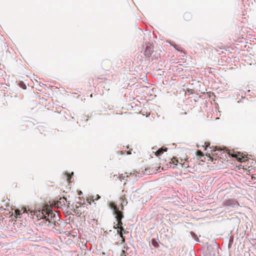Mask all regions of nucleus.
Here are the masks:
<instances>
[{
  "mask_svg": "<svg viewBox=\"0 0 256 256\" xmlns=\"http://www.w3.org/2000/svg\"><path fill=\"white\" fill-rule=\"evenodd\" d=\"M111 208L113 210V214L115 216V218H116V222L118 224L114 226V228L117 230L118 234L120 230L121 232L120 234V237L122 239L124 238V236L123 235V232L125 233L124 228H123L122 224V223L121 222L122 219L123 218V214L122 211L119 210V208L116 206H114Z\"/></svg>",
  "mask_w": 256,
  "mask_h": 256,
  "instance_id": "obj_1",
  "label": "nucleus"
},
{
  "mask_svg": "<svg viewBox=\"0 0 256 256\" xmlns=\"http://www.w3.org/2000/svg\"><path fill=\"white\" fill-rule=\"evenodd\" d=\"M48 206V204H45L37 209H35L31 212V214L36 216L38 219H43L44 214H46V206Z\"/></svg>",
  "mask_w": 256,
  "mask_h": 256,
  "instance_id": "obj_3",
  "label": "nucleus"
},
{
  "mask_svg": "<svg viewBox=\"0 0 256 256\" xmlns=\"http://www.w3.org/2000/svg\"><path fill=\"white\" fill-rule=\"evenodd\" d=\"M94 200L93 198H88L87 199V201H88V202L89 204H91V202H94Z\"/></svg>",
  "mask_w": 256,
  "mask_h": 256,
  "instance_id": "obj_16",
  "label": "nucleus"
},
{
  "mask_svg": "<svg viewBox=\"0 0 256 256\" xmlns=\"http://www.w3.org/2000/svg\"><path fill=\"white\" fill-rule=\"evenodd\" d=\"M82 191L80 190V191L78 192V194L79 196H80V195H82Z\"/></svg>",
  "mask_w": 256,
  "mask_h": 256,
  "instance_id": "obj_19",
  "label": "nucleus"
},
{
  "mask_svg": "<svg viewBox=\"0 0 256 256\" xmlns=\"http://www.w3.org/2000/svg\"><path fill=\"white\" fill-rule=\"evenodd\" d=\"M234 156L236 157V158L240 162H244L247 160L246 156L241 154L240 152H237Z\"/></svg>",
  "mask_w": 256,
  "mask_h": 256,
  "instance_id": "obj_6",
  "label": "nucleus"
},
{
  "mask_svg": "<svg viewBox=\"0 0 256 256\" xmlns=\"http://www.w3.org/2000/svg\"><path fill=\"white\" fill-rule=\"evenodd\" d=\"M171 46H172L178 51H179L180 52H183L182 48L180 46H178V45H177L176 44H171Z\"/></svg>",
  "mask_w": 256,
  "mask_h": 256,
  "instance_id": "obj_11",
  "label": "nucleus"
},
{
  "mask_svg": "<svg viewBox=\"0 0 256 256\" xmlns=\"http://www.w3.org/2000/svg\"><path fill=\"white\" fill-rule=\"evenodd\" d=\"M160 242L158 240L152 238V244L156 248H158L159 246V243Z\"/></svg>",
  "mask_w": 256,
  "mask_h": 256,
  "instance_id": "obj_9",
  "label": "nucleus"
},
{
  "mask_svg": "<svg viewBox=\"0 0 256 256\" xmlns=\"http://www.w3.org/2000/svg\"><path fill=\"white\" fill-rule=\"evenodd\" d=\"M243 0V2L244 1V0Z\"/></svg>",
  "mask_w": 256,
  "mask_h": 256,
  "instance_id": "obj_22",
  "label": "nucleus"
},
{
  "mask_svg": "<svg viewBox=\"0 0 256 256\" xmlns=\"http://www.w3.org/2000/svg\"><path fill=\"white\" fill-rule=\"evenodd\" d=\"M14 224L17 226H19L20 228L22 227V226H25L23 224V223L22 222H20L18 220H16V222L14 223Z\"/></svg>",
  "mask_w": 256,
  "mask_h": 256,
  "instance_id": "obj_13",
  "label": "nucleus"
},
{
  "mask_svg": "<svg viewBox=\"0 0 256 256\" xmlns=\"http://www.w3.org/2000/svg\"><path fill=\"white\" fill-rule=\"evenodd\" d=\"M172 162L174 163V164L175 165H176L177 164L176 163H175V162H178V161L176 160H175L174 161L172 160Z\"/></svg>",
  "mask_w": 256,
  "mask_h": 256,
  "instance_id": "obj_20",
  "label": "nucleus"
},
{
  "mask_svg": "<svg viewBox=\"0 0 256 256\" xmlns=\"http://www.w3.org/2000/svg\"><path fill=\"white\" fill-rule=\"evenodd\" d=\"M167 150H168V148H160L155 152V154L156 156H159L161 155L164 152H166Z\"/></svg>",
  "mask_w": 256,
  "mask_h": 256,
  "instance_id": "obj_7",
  "label": "nucleus"
},
{
  "mask_svg": "<svg viewBox=\"0 0 256 256\" xmlns=\"http://www.w3.org/2000/svg\"><path fill=\"white\" fill-rule=\"evenodd\" d=\"M192 16L190 12H186L184 15V18L185 20L188 21L192 18Z\"/></svg>",
  "mask_w": 256,
  "mask_h": 256,
  "instance_id": "obj_10",
  "label": "nucleus"
},
{
  "mask_svg": "<svg viewBox=\"0 0 256 256\" xmlns=\"http://www.w3.org/2000/svg\"><path fill=\"white\" fill-rule=\"evenodd\" d=\"M64 175L66 178V180L69 182H71V178H72V176L74 175V172H72L71 174L68 172H65Z\"/></svg>",
  "mask_w": 256,
  "mask_h": 256,
  "instance_id": "obj_8",
  "label": "nucleus"
},
{
  "mask_svg": "<svg viewBox=\"0 0 256 256\" xmlns=\"http://www.w3.org/2000/svg\"><path fill=\"white\" fill-rule=\"evenodd\" d=\"M222 204L224 206H230L232 208H236L239 206L238 202L235 199H228L224 200Z\"/></svg>",
  "mask_w": 256,
  "mask_h": 256,
  "instance_id": "obj_4",
  "label": "nucleus"
},
{
  "mask_svg": "<svg viewBox=\"0 0 256 256\" xmlns=\"http://www.w3.org/2000/svg\"><path fill=\"white\" fill-rule=\"evenodd\" d=\"M232 242H233V239H230V241H229V242H228V248L231 246Z\"/></svg>",
  "mask_w": 256,
  "mask_h": 256,
  "instance_id": "obj_17",
  "label": "nucleus"
},
{
  "mask_svg": "<svg viewBox=\"0 0 256 256\" xmlns=\"http://www.w3.org/2000/svg\"><path fill=\"white\" fill-rule=\"evenodd\" d=\"M154 52V47L151 44L146 45L144 50V54L150 57L151 56L152 54Z\"/></svg>",
  "mask_w": 256,
  "mask_h": 256,
  "instance_id": "obj_5",
  "label": "nucleus"
},
{
  "mask_svg": "<svg viewBox=\"0 0 256 256\" xmlns=\"http://www.w3.org/2000/svg\"><path fill=\"white\" fill-rule=\"evenodd\" d=\"M46 214H44L43 219L46 220L50 223H54L57 220H58L59 216L58 214H56L53 210L52 206L50 205L46 206Z\"/></svg>",
  "mask_w": 256,
  "mask_h": 256,
  "instance_id": "obj_2",
  "label": "nucleus"
},
{
  "mask_svg": "<svg viewBox=\"0 0 256 256\" xmlns=\"http://www.w3.org/2000/svg\"><path fill=\"white\" fill-rule=\"evenodd\" d=\"M131 176H133L134 175V174H132V173L130 174Z\"/></svg>",
  "mask_w": 256,
  "mask_h": 256,
  "instance_id": "obj_21",
  "label": "nucleus"
},
{
  "mask_svg": "<svg viewBox=\"0 0 256 256\" xmlns=\"http://www.w3.org/2000/svg\"><path fill=\"white\" fill-rule=\"evenodd\" d=\"M19 86L20 88H22L23 89H26V85L23 82H20L19 83Z\"/></svg>",
  "mask_w": 256,
  "mask_h": 256,
  "instance_id": "obj_14",
  "label": "nucleus"
},
{
  "mask_svg": "<svg viewBox=\"0 0 256 256\" xmlns=\"http://www.w3.org/2000/svg\"><path fill=\"white\" fill-rule=\"evenodd\" d=\"M100 198V196H98V194H97V195L96 196V198H95V199H94V200H98L99 198Z\"/></svg>",
  "mask_w": 256,
  "mask_h": 256,
  "instance_id": "obj_18",
  "label": "nucleus"
},
{
  "mask_svg": "<svg viewBox=\"0 0 256 256\" xmlns=\"http://www.w3.org/2000/svg\"><path fill=\"white\" fill-rule=\"evenodd\" d=\"M190 234L192 238L195 240L196 242H199L198 238V237L197 235L193 232H190Z\"/></svg>",
  "mask_w": 256,
  "mask_h": 256,
  "instance_id": "obj_12",
  "label": "nucleus"
},
{
  "mask_svg": "<svg viewBox=\"0 0 256 256\" xmlns=\"http://www.w3.org/2000/svg\"><path fill=\"white\" fill-rule=\"evenodd\" d=\"M125 178H126V176L123 175V174H122L118 177V178L120 181H122V180H124Z\"/></svg>",
  "mask_w": 256,
  "mask_h": 256,
  "instance_id": "obj_15",
  "label": "nucleus"
}]
</instances>
